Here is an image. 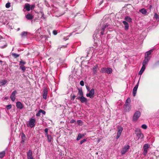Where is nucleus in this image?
I'll list each match as a JSON object with an SVG mask.
<instances>
[{
    "label": "nucleus",
    "mask_w": 159,
    "mask_h": 159,
    "mask_svg": "<svg viewBox=\"0 0 159 159\" xmlns=\"http://www.w3.org/2000/svg\"><path fill=\"white\" fill-rule=\"evenodd\" d=\"M98 67V66L97 65H96L95 66H94L93 67V74H96L97 71V68Z\"/></svg>",
    "instance_id": "obj_27"
},
{
    "label": "nucleus",
    "mask_w": 159,
    "mask_h": 159,
    "mask_svg": "<svg viewBox=\"0 0 159 159\" xmlns=\"http://www.w3.org/2000/svg\"><path fill=\"white\" fill-rule=\"evenodd\" d=\"M16 106L18 108L20 109H21L23 108V104L20 102H16Z\"/></svg>",
    "instance_id": "obj_15"
},
{
    "label": "nucleus",
    "mask_w": 159,
    "mask_h": 159,
    "mask_svg": "<svg viewBox=\"0 0 159 159\" xmlns=\"http://www.w3.org/2000/svg\"><path fill=\"white\" fill-rule=\"evenodd\" d=\"M150 59L149 58H147L144 57V59L142 63V65L145 66L147 65Z\"/></svg>",
    "instance_id": "obj_19"
},
{
    "label": "nucleus",
    "mask_w": 159,
    "mask_h": 159,
    "mask_svg": "<svg viewBox=\"0 0 159 159\" xmlns=\"http://www.w3.org/2000/svg\"><path fill=\"white\" fill-rule=\"evenodd\" d=\"M107 68L105 67L102 68L101 69V72L103 73H106Z\"/></svg>",
    "instance_id": "obj_35"
},
{
    "label": "nucleus",
    "mask_w": 159,
    "mask_h": 159,
    "mask_svg": "<svg viewBox=\"0 0 159 159\" xmlns=\"http://www.w3.org/2000/svg\"><path fill=\"white\" fill-rule=\"evenodd\" d=\"M6 7L7 8H9L11 6V3L10 2H8L5 5Z\"/></svg>",
    "instance_id": "obj_41"
},
{
    "label": "nucleus",
    "mask_w": 159,
    "mask_h": 159,
    "mask_svg": "<svg viewBox=\"0 0 159 159\" xmlns=\"http://www.w3.org/2000/svg\"><path fill=\"white\" fill-rule=\"evenodd\" d=\"M35 7V4H32L30 5V9L31 10H32L34 9Z\"/></svg>",
    "instance_id": "obj_50"
},
{
    "label": "nucleus",
    "mask_w": 159,
    "mask_h": 159,
    "mask_svg": "<svg viewBox=\"0 0 159 159\" xmlns=\"http://www.w3.org/2000/svg\"><path fill=\"white\" fill-rule=\"evenodd\" d=\"M110 1H115L116 0H110Z\"/></svg>",
    "instance_id": "obj_62"
},
{
    "label": "nucleus",
    "mask_w": 159,
    "mask_h": 159,
    "mask_svg": "<svg viewBox=\"0 0 159 159\" xmlns=\"http://www.w3.org/2000/svg\"><path fill=\"white\" fill-rule=\"evenodd\" d=\"M6 107L7 110H9L11 108V105H7Z\"/></svg>",
    "instance_id": "obj_47"
},
{
    "label": "nucleus",
    "mask_w": 159,
    "mask_h": 159,
    "mask_svg": "<svg viewBox=\"0 0 159 159\" xmlns=\"http://www.w3.org/2000/svg\"><path fill=\"white\" fill-rule=\"evenodd\" d=\"M41 113L40 112H39V111L38 112V113H37L36 114V116H40Z\"/></svg>",
    "instance_id": "obj_54"
},
{
    "label": "nucleus",
    "mask_w": 159,
    "mask_h": 159,
    "mask_svg": "<svg viewBox=\"0 0 159 159\" xmlns=\"http://www.w3.org/2000/svg\"><path fill=\"white\" fill-rule=\"evenodd\" d=\"M86 87L88 91H89L90 90V89L88 85H86Z\"/></svg>",
    "instance_id": "obj_55"
},
{
    "label": "nucleus",
    "mask_w": 159,
    "mask_h": 159,
    "mask_svg": "<svg viewBox=\"0 0 159 159\" xmlns=\"http://www.w3.org/2000/svg\"><path fill=\"white\" fill-rule=\"evenodd\" d=\"M129 147V146L128 145L125 146L121 151V154L122 155L125 154L128 151Z\"/></svg>",
    "instance_id": "obj_8"
},
{
    "label": "nucleus",
    "mask_w": 159,
    "mask_h": 159,
    "mask_svg": "<svg viewBox=\"0 0 159 159\" xmlns=\"http://www.w3.org/2000/svg\"><path fill=\"white\" fill-rule=\"evenodd\" d=\"M27 159H33L32 156L27 157Z\"/></svg>",
    "instance_id": "obj_56"
},
{
    "label": "nucleus",
    "mask_w": 159,
    "mask_h": 159,
    "mask_svg": "<svg viewBox=\"0 0 159 159\" xmlns=\"http://www.w3.org/2000/svg\"><path fill=\"white\" fill-rule=\"evenodd\" d=\"M125 20L126 21L130 22L132 21V19L128 16H126L125 17Z\"/></svg>",
    "instance_id": "obj_30"
},
{
    "label": "nucleus",
    "mask_w": 159,
    "mask_h": 159,
    "mask_svg": "<svg viewBox=\"0 0 159 159\" xmlns=\"http://www.w3.org/2000/svg\"><path fill=\"white\" fill-rule=\"evenodd\" d=\"M153 52V50L151 49L146 52L145 54V57L150 59L151 57L149 56L151 54L152 52Z\"/></svg>",
    "instance_id": "obj_10"
},
{
    "label": "nucleus",
    "mask_w": 159,
    "mask_h": 159,
    "mask_svg": "<svg viewBox=\"0 0 159 159\" xmlns=\"http://www.w3.org/2000/svg\"><path fill=\"white\" fill-rule=\"evenodd\" d=\"M7 150V148L5 150L0 152V158H2L4 157L6 154V150Z\"/></svg>",
    "instance_id": "obj_21"
},
{
    "label": "nucleus",
    "mask_w": 159,
    "mask_h": 159,
    "mask_svg": "<svg viewBox=\"0 0 159 159\" xmlns=\"http://www.w3.org/2000/svg\"><path fill=\"white\" fill-rule=\"evenodd\" d=\"M39 112H40V113H42L43 114H45V112L42 109H40L39 110Z\"/></svg>",
    "instance_id": "obj_49"
},
{
    "label": "nucleus",
    "mask_w": 159,
    "mask_h": 159,
    "mask_svg": "<svg viewBox=\"0 0 159 159\" xmlns=\"http://www.w3.org/2000/svg\"><path fill=\"white\" fill-rule=\"evenodd\" d=\"M120 135H118L117 134V135L116 136V139H118L119 138V137H120Z\"/></svg>",
    "instance_id": "obj_57"
},
{
    "label": "nucleus",
    "mask_w": 159,
    "mask_h": 159,
    "mask_svg": "<svg viewBox=\"0 0 159 159\" xmlns=\"http://www.w3.org/2000/svg\"><path fill=\"white\" fill-rule=\"evenodd\" d=\"M57 31L56 30H54L53 31V34L54 35H56L57 34Z\"/></svg>",
    "instance_id": "obj_53"
},
{
    "label": "nucleus",
    "mask_w": 159,
    "mask_h": 159,
    "mask_svg": "<svg viewBox=\"0 0 159 159\" xmlns=\"http://www.w3.org/2000/svg\"><path fill=\"white\" fill-rule=\"evenodd\" d=\"M142 128L144 129H146L147 128V126L145 124H143L141 126Z\"/></svg>",
    "instance_id": "obj_43"
},
{
    "label": "nucleus",
    "mask_w": 159,
    "mask_h": 159,
    "mask_svg": "<svg viewBox=\"0 0 159 159\" xmlns=\"http://www.w3.org/2000/svg\"><path fill=\"white\" fill-rule=\"evenodd\" d=\"M7 46V44L6 42L3 41L0 43V48H3Z\"/></svg>",
    "instance_id": "obj_16"
},
{
    "label": "nucleus",
    "mask_w": 159,
    "mask_h": 159,
    "mask_svg": "<svg viewBox=\"0 0 159 159\" xmlns=\"http://www.w3.org/2000/svg\"><path fill=\"white\" fill-rule=\"evenodd\" d=\"M77 122L79 125H83V121L81 120H77Z\"/></svg>",
    "instance_id": "obj_39"
},
{
    "label": "nucleus",
    "mask_w": 159,
    "mask_h": 159,
    "mask_svg": "<svg viewBox=\"0 0 159 159\" xmlns=\"http://www.w3.org/2000/svg\"><path fill=\"white\" fill-rule=\"evenodd\" d=\"M123 130V128L121 127H119L118 128V131L121 133Z\"/></svg>",
    "instance_id": "obj_38"
},
{
    "label": "nucleus",
    "mask_w": 159,
    "mask_h": 159,
    "mask_svg": "<svg viewBox=\"0 0 159 159\" xmlns=\"http://www.w3.org/2000/svg\"><path fill=\"white\" fill-rule=\"evenodd\" d=\"M139 12L145 15L147 12L146 10L144 8H143L139 10Z\"/></svg>",
    "instance_id": "obj_28"
},
{
    "label": "nucleus",
    "mask_w": 159,
    "mask_h": 159,
    "mask_svg": "<svg viewBox=\"0 0 159 159\" xmlns=\"http://www.w3.org/2000/svg\"><path fill=\"white\" fill-rule=\"evenodd\" d=\"M28 2H30V0H26Z\"/></svg>",
    "instance_id": "obj_61"
},
{
    "label": "nucleus",
    "mask_w": 159,
    "mask_h": 159,
    "mask_svg": "<svg viewBox=\"0 0 159 159\" xmlns=\"http://www.w3.org/2000/svg\"><path fill=\"white\" fill-rule=\"evenodd\" d=\"M146 68V66H144V65H143L142 66L140 70V71L139 72V75H141L143 71H144V70H145Z\"/></svg>",
    "instance_id": "obj_18"
},
{
    "label": "nucleus",
    "mask_w": 159,
    "mask_h": 159,
    "mask_svg": "<svg viewBox=\"0 0 159 159\" xmlns=\"http://www.w3.org/2000/svg\"><path fill=\"white\" fill-rule=\"evenodd\" d=\"M109 26V24L108 23L105 24L102 26L101 29V34L102 35L104 34L105 30L108 29Z\"/></svg>",
    "instance_id": "obj_2"
},
{
    "label": "nucleus",
    "mask_w": 159,
    "mask_h": 159,
    "mask_svg": "<svg viewBox=\"0 0 159 159\" xmlns=\"http://www.w3.org/2000/svg\"><path fill=\"white\" fill-rule=\"evenodd\" d=\"M86 141V139H84L82 140H81L80 141V144H82V143H84Z\"/></svg>",
    "instance_id": "obj_45"
},
{
    "label": "nucleus",
    "mask_w": 159,
    "mask_h": 159,
    "mask_svg": "<svg viewBox=\"0 0 159 159\" xmlns=\"http://www.w3.org/2000/svg\"><path fill=\"white\" fill-rule=\"evenodd\" d=\"M121 134V133H120V132H118V131L117 132V134L120 135Z\"/></svg>",
    "instance_id": "obj_59"
},
{
    "label": "nucleus",
    "mask_w": 159,
    "mask_h": 159,
    "mask_svg": "<svg viewBox=\"0 0 159 159\" xmlns=\"http://www.w3.org/2000/svg\"><path fill=\"white\" fill-rule=\"evenodd\" d=\"M149 145L148 144H145L143 147V154L144 156H146L148 152V150L149 148Z\"/></svg>",
    "instance_id": "obj_4"
},
{
    "label": "nucleus",
    "mask_w": 159,
    "mask_h": 159,
    "mask_svg": "<svg viewBox=\"0 0 159 159\" xmlns=\"http://www.w3.org/2000/svg\"><path fill=\"white\" fill-rule=\"evenodd\" d=\"M25 9H26V11H29L31 10L30 5L29 3H26L25 4L24 6V8L23 10V11H25Z\"/></svg>",
    "instance_id": "obj_9"
},
{
    "label": "nucleus",
    "mask_w": 159,
    "mask_h": 159,
    "mask_svg": "<svg viewBox=\"0 0 159 159\" xmlns=\"http://www.w3.org/2000/svg\"><path fill=\"white\" fill-rule=\"evenodd\" d=\"M89 93L86 94V96L88 97L92 98L93 97L95 93V90L94 89H92L89 91Z\"/></svg>",
    "instance_id": "obj_3"
},
{
    "label": "nucleus",
    "mask_w": 159,
    "mask_h": 159,
    "mask_svg": "<svg viewBox=\"0 0 159 159\" xmlns=\"http://www.w3.org/2000/svg\"><path fill=\"white\" fill-rule=\"evenodd\" d=\"M31 156H32V151L31 150H30L27 152V157H31Z\"/></svg>",
    "instance_id": "obj_31"
},
{
    "label": "nucleus",
    "mask_w": 159,
    "mask_h": 159,
    "mask_svg": "<svg viewBox=\"0 0 159 159\" xmlns=\"http://www.w3.org/2000/svg\"><path fill=\"white\" fill-rule=\"evenodd\" d=\"M130 99L129 98H128L126 101L125 104H128L130 102Z\"/></svg>",
    "instance_id": "obj_40"
},
{
    "label": "nucleus",
    "mask_w": 159,
    "mask_h": 159,
    "mask_svg": "<svg viewBox=\"0 0 159 159\" xmlns=\"http://www.w3.org/2000/svg\"><path fill=\"white\" fill-rule=\"evenodd\" d=\"M78 89L79 90L78 95H79L80 97L84 96V93L83 92L82 89L78 88Z\"/></svg>",
    "instance_id": "obj_26"
},
{
    "label": "nucleus",
    "mask_w": 159,
    "mask_h": 159,
    "mask_svg": "<svg viewBox=\"0 0 159 159\" xmlns=\"http://www.w3.org/2000/svg\"><path fill=\"white\" fill-rule=\"evenodd\" d=\"M17 93V92L16 90H15L13 91L10 96V98L12 101L14 102L15 100V95Z\"/></svg>",
    "instance_id": "obj_12"
},
{
    "label": "nucleus",
    "mask_w": 159,
    "mask_h": 159,
    "mask_svg": "<svg viewBox=\"0 0 159 159\" xmlns=\"http://www.w3.org/2000/svg\"><path fill=\"white\" fill-rule=\"evenodd\" d=\"M140 115L141 113L139 111H136L134 114L133 117V120L134 121L137 120L140 116Z\"/></svg>",
    "instance_id": "obj_5"
},
{
    "label": "nucleus",
    "mask_w": 159,
    "mask_h": 159,
    "mask_svg": "<svg viewBox=\"0 0 159 159\" xmlns=\"http://www.w3.org/2000/svg\"><path fill=\"white\" fill-rule=\"evenodd\" d=\"M154 18L155 19L157 20L158 21H159V16L156 13H155V14H154Z\"/></svg>",
    "instance_id": "obj_33"
},
{
    "label": "nucleus",
    "mask_w": 159,
    "mask_h": 159,
    "mask_svg": "<svg viewBox=\"0 0 159 159\" xmlns=\"http://www.w3.org/2000/svg\"><path fill=\"white\" fill-rule=\"evenodd\" d=\"M112 71L111 68H107L106 72L108 74H111Z\"/></svg>",
    "instance_id": "obj_29"
},
{
    "label": "nucleus",
    "mask_w": 159,
    "mask_h": 159,
    "mask_svg": "<svg viewBox=\"0 0 159 159\" xmlns=\"http://www.w3.org/2000/svg\"><path fill=\"white\" fill-rule=\"evenodd\" d=\"M75 122H76V121L74 119H72L70 120V123H73Z\"/></svg>",
    "instance_id": "obj_52"
},
{
    "label": "nucleus",
    "mask_w": 159,
    "mask_h": 159,
    "mask_svg": "<svg viewBox=\"0 0 159 159\" xmlns=\"http://www.w3.org/2000/svg\"><path fill=\"white\" fill-rule=\"evenodd\" d=\"M21 139L25 140V135L24 133L22 134V136H21Z\"/></svg>",
    "instance_id": "obj_44"
},
{
    "label": "nucleus",
    "mask_w": 159,
    "mask_h": 159,
    "mask_svg": "<svg viewBox=\"0 0 159 159\" xmlns=\"http://www.w3.org/2000/svg\"><path fill=\"white\" fill-rule=\"evenodd\" d=\"M80 84L81 86H83L84 85V83L83 80H81L80 81Z\"/></svg>",
    "instance_id": "obj_51"
},
{
    "label": "nucleus",
    "mask_w": 159,
    "mask_h": 159,
    "mask_svg": "<svg viewBox=\"0 0 159 159\" xmlns=\"http://www.w3.org/2000/svg\"><path fill=\"white\" fill-rule=\"evenodd\" d=\"M7 83V81L6 80H0V86H4Z\"/></svg>",
    "instance_id": "obj_17"
},
{
    "label": "nucleus",
    "mask_w": 159,
    "mask_h": 159,
    "mask_svg": "<svg viewBox=\"0 0 159 159\" xmlns=\"http://www.w3.org/2000/svg\"><path fill=\"white\" fill-rule=\"evenodd\" d=\"M2 61L0 60V63H2Z\"/></svg>",
    "instance_id": "obj_64"
},
{
    "label": "nucleus",
    "mask_w": 159,
    "mask_h": 159,
    "mask_svg": "<svg viewBox=\"0 0 159 159\" xmlns=\"http://www.w3.org/2000/svg\"><path fill=\"white\" fill-rule=\"evenodd\" d=\"M85 134H81L79 133L77 136V137L76 139V140L78 141L80 140L81 139L83 136H84Z\"/></svg>",
    "instance_id": "obj_25"
},
{
    "label": "nucleus",
    "mask_w": 159,
    "mask_h": 159,
    "mask_svg": "<svg viewBox=\"0 0 159 159\" xmlns=\"http://www.w3.org/2000/svg\"><path fill=\"white\" fill-rule=\"evenodd\" d=\"M27 32L23 31L20 34V36L22 38H25L27 35Z\"/></svg>",
    "instance_id": "obj_24"
},
{
    "label": "nucleus",
    "mask_w": 159,
    "mask_h": 159,
    "mask_svg": "<svg viewBox=\"0 0 159 159\" xmlns=\"http://www.w3.org/2000/svg\"><path fill=\"white\" fill-rule=\"evenodd\" d=\"M26 64V62L24 61H23L22 60H21L19 62V65L20 66H24Z\"/></svg>",
    "instance_id": "obj_34"
},
{
    "label": "nucleus",
    "mask_w": 159,
    "mask_h": 159,
    "mask_svg": "<svg viewBox=\"0 0 159 159\" xmlns=\"http://www.w3.org/2000/svg\"><path fill=\"white\" fill-rule=\"evenodd\" d=\"M125 26V30H127L129 29V25L128 23L125 21H123L122 22Z\"/></svg>",
    "instance_id": "obj_20"
},
{
    "label": "nucleus",
    "mask_w": 159,
    "mask_h": 159,
    "mask_svg": "<svg viewBox=\"0 0 159 159\" xmlns=\"http://www.w3.org/2000/svg\"><path fill=\"white\" fill-rule=\"evenodd\" d=\"M40 35V37L41 39L43 38H45V39H46L47 38V37L46 35Z\"/></svg>",
    "instance_id": "obj_46"
},
{
    "label": "nucleus",
    "mask_w": 159,
    "mask_h": 159,
    "mask_svg": "<svg viewBox=\"0 0 159 159\" xmlns=\"http://www.w3.org/2000/svg\"><path fill=\"white\" fill-rule=\"evenodd\" d=\"M75 97H76V96L75 95H74L72 96H71L70 97V100H73V101L75 99Z\"/></svg>",
    "instance_id": "obj_48"
},
{
    "label": "nucleus",
    "mask_w": 159,
    "mask_h": 159,
    "mask_svg": "<svg viewBox=\"0 0 159 159\" xmlns=\"http://www.w3.org/2000/svg\"><path fill=\"white\" fill-rule=\"evenodd\" d=\"M20 30V29L19 28H18L17 29L18 31H19V30Z\"/></svg>",
    "instance_id": "obj_63"
},
{
    "label": "nucleus",
    "mask_w": 159,
    "mask_h": 159,
    "mask_svg": "<svg viewBox=\"0 0 159 159\" xmlns=\"http://www.w3.org/2000/svg\"><path fill=\"white\" fill-rule=\"evenodd\" d=\"M124 106V110L125 112L129 111L131 109V106L129 104H125Z\"/></svg>",
    "instance_id": "obj_13"
},
{
    "label": "nucleus",
    "mask_w": 159,
    "mask_h": 159,
    "mask_svg": "<svg viewBox=\"0 0 159 159\" xmlns=\"http://www.w3.org/2000/svg\"><path fill=\"white\" fill-rule=\"evenodd\" d=\"M43 98L44 99H46L47 98L48 89L47 88H45L43 91Z\"/></svg>",
    "instance_id": "obj_7"
},
{
    "label": "nucleus",
    "mask_w": 159,
    "mask_h": 159,
    "mask_svg": "<svg viewBox=\"0 0 159 159\" xmlns=\"http://www.w3.org/2000/svg\"><path fill=\"white\" fill-rule=\"evenodd\" d=\"M25 140H22L21 141V142L22 143H23L25 142Z\"/></svg>",
    "instance_id": "obj_58"
},
{
    "label": "nucleus",
    "mask_w": 159,
    "mask_h": 159,
    "mask_svg": "<svg viewBox=\"0 0 159 159\" xmlns=\"http://www.w3.org/2000/svg\"><path fill=\"white\" fill-rule=\"evenodd\" d=\"M12 55L14 57V58H16L19 56V55L16 53H12Z\"/></svg>",
    "instance_id": "obj_37"
},
{
    "label": "nucleus",
    "mask_w": 159,
    "mask_h": 159,
    "mask_svg": "<svg viewBox=\"0 0 159 159\" xmlns=\"http://www.w3.org/2000/svg\"><path fill=\"white\" fill-rule=\"evenodd\" d=\"M19 68L22 70L23 72H25L26 70V67L24 66H21L19 67Z\"/></svg>",
    "instance_id": "obj_32"
},
{
    "label": "nucleus",
    "mask_w": 159,
    "mask_h": 159,
    "mask_svg": "<svg viewBox=\"0 0 159 159\" xmlns=\"http://www.w3.org/2000/svg\"><path fill=\"white\" fill-rule=\"evenodd\" d=\"M139 81L137 83V84L135 85L133 89V96H135L136 93L137 91L139 86Z\"/></svg>",
    "instance_id": "obj_14"
},
{
    "label": "nucleus",
    "mask_w": 159,
    "mask_h": 159,
    "mask_svg": "<svg viewBox=\"0 0 159 159\" xmlns=\"http://www.w3.org/2000/svg\"><path fill=\"white\" fill-rule=\"evenodd\" d=\"M26 18L29 20H31L32 19L34 16L30 14H28L26 16Z\"/></svg>",
    "instance_id": "obj_22"
},
{
    "label": "nucleus",
    "mask_w": 159,
    "mask_h": 159,
    "mask_svg": "<svg viewBox=\"0 0 159 159\" xmlns=\"http://www.w3.org/2000/svg\"><path fill=\"white\" fill-rule=\"evenodd\" d=\"M76 99L79 100L82 103H87L88 102L87 99L84 97V96L78 97Z\"/></svg>",
    "instance_id": "obj_6"
},
{
    "label": "nucleus",
    "mask_w": 159,
    "mask_h": 159,
    "mask_svg": "<svg viewBox=\"0 0 159 159\" xmlns=\"http://www.w3.org/2000/svg\"><path fill=\"white\" fill-rule=\"evenodd\" d=\"M139 130V133L136 134V137L138 139H143V138L144 136L143 134L141 132L140 130V129H138Z\"/></svg>",
    "instance_id": "obj_11"
},
{
    "label": "nucleus",
    "mask_w": 159,
    "mask_h": 159,
    "mask_svg": "<svg viewBox=\"0 0 159 159\" xmlns=\"http://www.w3.org/2000/svg\"><path fill=\"white\" fill-rule=\"evenodd\" d=\"M35 119L32 118L30 119L28 123L27 124V126L31 128L34 127L35 125Z\"/></svg>",
    "instance_id": "obj_1"
},
{
    "label": "nucleus",
    "mask_w": 159,
    "mask_h": 159,
    "mask_svg": "<svg viewBox=\"0 0 159 159\" xmlns=\"http://www.w3.org/2000/svg\"><path fill=\"white\" fill-rule=\"evenodd\" d=\"M46 137H47L48 141V142H51L53 140V137L51 135H48Z\"/></svg>",
    "instance_id": "obj_23"
},
{
    "label": "nucleus",
    "mask_w": 159,
    "mask_h": 159,
    "mask_svg": "<svg viewBox=\"0 0 159 159\" xmlns=\"http://www.w3.org/2000/svg\"><path fill=\"white\" fill-rule=\"evenodd\" d=\"M48 129L47 128L45 129L44 130V131L45 132V136L49 135L48 134Z\"/></svg>",
    "instance_id": "obj_36"
},
{
    "label": "nucleus",
    "mask_w": 159,
    "mask_h": 159,
    "mask_svg": "<svg viewBox=\"0 0 159 159\" xmlns=\"http://www.w3.org/2000/svg\"><path fill=\"white\" fill-rule=\"evenodd\" d=\"M138 129H136L135 130V132H139V130H138Z\"/></svg>",
    "instance_id": "obj_60"
},
{
    "label": "nucleus",
    "mask_w": 159,
    "mask_h": 159,
    "mask_svg": "<svg viewBox=\"0 0 159 159\" xmlns=\"http://www.w3.org/2000/svg\"><path fill=\"white\" fill-rule=\"evenodd\" d=\"M72 33H71L70 34V35H69V36H67L66 37H65L64 38V39L65 40H66L67 39H68V38H69V37L71 35H72Z\"/></svg>",
    "instance_id": "obj_42"
}]
</instances>
